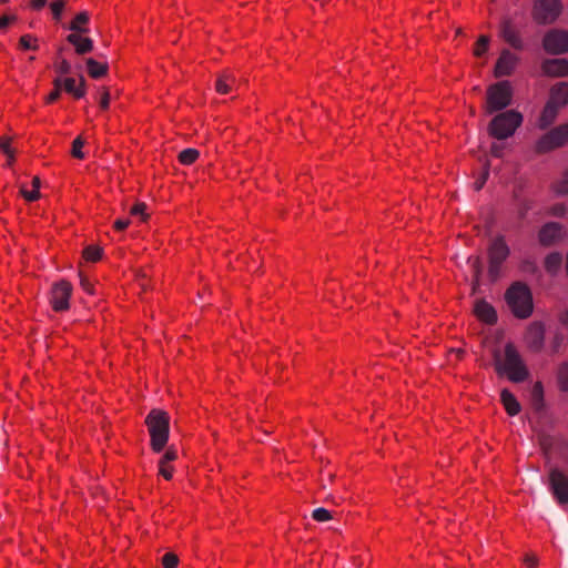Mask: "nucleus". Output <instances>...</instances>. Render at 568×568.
<instances>
[{
  "instance_id": "1",
  "label": "nucleus",
  "mask_w": 568,
  "mask_h": 568,
  "mask_svg": "<svg viewBox=\"0 0 568 568\" xmlns=\"http://www.w3.org/2000/svg\"><path fill=\"white\" fill-rule=\"evenodd\" d=\"M495 369L499 375H507L514 383H520L527 379L529 372L511 343L505 345L504 355L495 352Z\"/></svg>"
},
{
  "instance_id": "2",
  "label": "nucleus",
  "mask_w": 568,
  "mask_h": 568,
  "mask_svg": "<svg viewBox=\"0 0 568 568\" xmlns=\"http://www.w3.org/2000/svg\"><path fill=\"white\" fill-rule=\"evenodd\" d=\"M505 300L513 314L518 318H527L534 310L530 288L523 282H514L505 293Z\"/></svg>"
},
{
  "instance_id": "3",
  "label": "nucleus",
  "mask_w": 568,
  "mask_h": 568,
  "mask_svg": "<svg viewBox=\"0 0 568 568\" xmlns=\"http://www.w3.org/2000/svg\"><path fill=\"white\" fill-rule=\"evenodd\" d=\"M145 424L151 437V447L155 453L163 450L169 440L170 435V416L161 409H152L146 418Z\"/></svg>"
},
{
  "instance_id": "4",
  "label": "nucleus",
  "mask_w": 568,
  "mask_h": 568,
  "mask_svg": "<svg viewBox=\"0 0 568 568\" xmlns=\"http://www.w3.org/2000/svg\"><path fill=\"white\" fill-rule=\"evenodd\" d=\"M523 120V114L516 110L499 112L488 123L487 132L496 140H506L515 134Z\"/></svg>"
},
{
  "instance_id": "5",
  "label": "nucleus",
  "mask_w": 568,
  "mask_h": 568,
  "mask_svg": "<svg viewBox=\"0 0 568 568\" xmlns=\"http://www.w3.org/2000/svg\"><path fill=\"white\" fill-rule=\"evenodd\" d=\"M513 89L508 81H499L487 89L485 112L493 114L503 112L511 104Z\"/></svg>"
},
{
  "instance_id": "6",
  "label": "nucleus",
  "mask_w": 568,
  "mask_h": 568,
  "mask_svg": "<svg viewBox=\"0 0 568 568\" xmlns=\"http://www.w3.org/2000/svg\"><path fill=\"white\" fill-rule=\"evenodd\" d=\"M510 250L505 242V237L499 235L494 239L488 247V275L491 281H496L500 275L503 263L509 256Z\"/></svg>"
},
{
  "instance_id": "7",
  "label": "nucleus",
  "mask_w": 568,
  "mask_h": 568,
  "mask_svg": "<svg viewBox=\"0 0 568 568\" xmlns=\"http://www.w3.org/2000/svg\"><path fill=\"white\" fill-rule=\"evenodd\" d=\"M568 141V124H560L544 135L535 143V151L538 154L548 153L566 144Z\"/></svg>"
},
{
  "instance_id": "8",
  "label": "nucleus",
  "mask_w": 568,
  "mask_h": 568,
  "mask_svg": "<svg viewBox=\"0 0 568 568\" xmlns=\"http://www.w3.org/2000/svg\"><path fill=\"white\" fill-rule=\"evenodd\" d=\"M561 9L560 0H536L532 18L539 24H550L559 17Z\"/></svg>"
},
{
  "instance_id": "9",
  "label": "nucleus",
  "mask_w": 568,
  "mask_h": 568,
  "mask_svg": "<svg viewBox=\"0 0 568 568\" xmlns=\"http://www.w3.org/2000/svg\"><path fill=\"white\" fill-rule=\"evenodd\" d=\"M542 47L550 54L568 52V32L557 29L548 31L544 37Z\"/></svg>"
},
{
  "instance_id": "10",
  "label": "nucleus",
  "mask_w": 568,
  "mask_h": 568,
  "mask_svg": "<svg viewBox=\"0 0 568 568\" xmlns=\"http://www.w3.org/2000/svg\"><path fill=\"white\" fill-rule=\"evenodd\" d=\"M549 487L559 505L568 504V477L561 470L549 471Z\"/></svg>"
},
{
  "instance_id": "11",
  "label": "nucleus",
  "mask_w": 568,
  "mask_h": 568,
  "mask_svg": "<svg viewBox=\"0 0 568 568\" xmlns=\"http://www.w3.org/2000/svg\"><path fill=\"white\" fill-rule=\"evenodd\" d=\"M72 285L67 281L55 283L51 288L50 303L54 311L61 312L69 308Z\"/></svg>"
},
{
  "instance_id": "12",
  "label": "nucleus",
  "mask_w": 568,
  "mask_h": 568,
  "mask_svg": "<svg viewBox=\"0 0 568 568\" xmlns=\"http://www.w3.org/2000/svg\"><path fill=\"white\" fill-rule=\"evenodd\" d=\"M526 343L534 352H539L544 347L545 327L540 322L530 324L526 333Z\"/></svg>"
},
{
  "instance_id": "13",
  "label": "nucleus",
  "mask_w": 568,
  "mask_h": 568,
  "mask_svg": "<svg viewBox=\"0 0 568 568\" xmlns=\"http://www.w3.org/2000/svg\"><path fill=\"white\" fill-rule=\"evenodd\" d=\"M518 58L509 50H504L495 67V77L510 75L517 64Z\"/></svg>"
},
{
  "instance_id": "14",
  "label": "nucleus",
  "mask_w": 568,
  "mask_h": 568,
  "mask_svg": "<svg viewBox=\"0 0 568 568\" xmlns=\"http://www.w3.org/2000/svg\"><path fill=\"white\" fill-rule=\"evenodd\" d=\"M562 237V226L556 222L546 223L539 231V241L549 246Z\"/></svg>"
},
{
  "instance_id": "15",
  "label": "nucleus",
  "mask_w": 568,
  "mask_h": 568,
  "mask_svg": "<svg viewBox=\"0 0 568 568\" xmlns=\"http://www.w3.org/2000/svg\"><path fill=\"white\" fill-rule=\"evenodd\" d=\"M541 70L548 77H566L568 75V60L546 59L541 63Z\"/></svg>"
},
{
  "instance_id": "16",
  "label": "nucleus",
  "mask_w": 568,
  "mask_h": 568,
  "mask_svg": "<svg viewBox=\"0 0 568 568\" xmlns=\"http://www.w3.org/2000/svg\"><path fill=\"white\" fill-rule=\"evenodd\" d=\"M474 313L486 324H495L497 322V313L495 308L485 300H477L474 305Z\"/></svg>"
},
{
  "instance_id": "17",
  "label": "nucleus",
  "mask_w": 568,
  "mask_h": 568,
  "mask_svg": "<svg viewBox=\"0 0 568 568\" xmlns=\"http://www.w3.org/2000/svg\"><path fill=\"white\" fill-rule=\"evenodd\" d=\"M67 40L74 45L78 54H85L93 50V41L90 38L82 37L81 33H70Z\"/></svg>"
},
{
  "instance_id": "18",
  "label": "nucleus",
  "mask_w": 568,
  "mask_h": 568,
  "mask_svg": "<svg viewBox=\"0 0 568 568\" xmlns=\"http://www.w3.org/2000/svg\"><path fill=\"white\" fill-rule=\"evenodd\" d=\"M500 33L505 41H507L513 48H523V42L509 20L503 21L500 27Z\"/></svg>"
},
{
  "instance_id": "19",
  "label": "nucleus",
  "mask_w": 568,
  "mask_h": 568,
  "mask_svg": "<svg viewBox=\"0 0 568 568\" xmlns=\"http://www.w3.org/2000/svg\"><path fill=\"white\" fill-rule=\"evenodd\" d=\"M558 110L559 106L554 104L551 101H548L538 121L539 129L545 130L550 126L557 118Z\"/></svg>"
},
{
  "instance_id": "20",
  "label": "nucleus",
  "mask_w": 568,
  "mask_h": 568,
  "mask_svg": "<svg viewBox=\"0 0 568 568\" xmlns=\"http://www.w3.org/2000/svg\"><path fill=\"white\" fill-rule=\"evenodd\" d=\"M557 106H564L568 103V83L560 82L554 85L550 90V99Z\"/></svg>"
},
{
  "instance_id": "21",
  "label": "nucleus",
  "mask_w": 568,
  "mask_h": 568,
  "mask_svg": "<svg viewBox=\"0 0 568 568\" xmlns=\"http://www.w3.org/2000/svg\"><path fill=\"white\" fill-rule=\"evenodd\" d=\"M501 403L506 409V412L510 416H516L520 412V404L516 399L513 393H510L507 388L503 389L500 393Z\"/></svg>"
},
{
  "instance_id": "22",
  "label": "nucleus",
  "mask_w": 568,
  "mask_h": 568,
  "mask_svg": "<svg viewBox=\"0 0 568 568\" xmlns=\"http://www.w3.org/2000/svg\"><path fill=\"white\" fill-rule=\"evenodd\" d=\"M87 70L90 77L93 79L102 78L108 73L109 64L108 62H99L93 58H88L85 60Z\"/></svg>"
},
{
  "instance_id": "23",
  "label": "nucleus",
  "mask_w": 568,
  "mask_h": 568,
  "mask_svg": "<svg viewBox=\"0 0 568 568\" xmlns=\"http://www.w3.org/2000/svg\"><path fill=\"white\" fill-rule=\"evenodd\" d=\"M84 83H85V80L83 77L80 78L79 87L75 85V80L73 78H65L64 80H62L63 89L77 99H81L82 97H84V94H85Z\"/></svg>"
},
{
  "instance_id": "24",
  "label": "nucleus",
  "mask_w": 568,
  "mask_h": 568,
  "mask_svg": "<svg viewBox=\"0 0 568 568\" xmlns=\"http://www.w3.org/2000/svg\"><path fill=\"white\" fill-rule=\"evenodd\" d=\"M531 406L536 410H540L544 407V388L540 382H537L530 390Z\"/></svg>"
},
{
  "instance_id": "25",
  "label": "nucleus",
  "mask_w": 568,
  "mask_h": 568,
  "mask_svg": "<svg viewBox=\"0 0 568 568\" xmlns=\"http://www.w3.org/2000/svg\"><path fill=\"white\" fill-rule=\"evenodd\" d=\"M89 21V13L87 11H82L79 14L75 16L71 24L69 26V29L73 31V33H85L88 32V29L83 26L87 24Z\"/></svg>"
},
{
  "instance_id": "26",
  "label": "nucleus",
  "mask_w": 568,
  "mask_h": 568,
  "mask_svg": "<svg viewBox=\"0 0 568 568\" xmlns=\"http://www.w3.org/2000/svg\"><path fill=\"white\" fill-rule=\"evenodd\" d=\"M562 262V256L559 253H550L545 258V268L547 272L554 274L556 273Z\"/></svg>"
},
{
  "instance_id": "27",
  "label": "nucleus",
  "mask_w": 568,
  "mask_h": 568,
  "mask_svg": "<svg viewBox=\"0 0 568 568\" xmlns=\"http://www.w3.org/2000/svg\"><path fill=\"white\" fill-rule=\"evenodd\" d=\"M235 82L232 74H222L215 83L216 91L221 94H226L231 91V83Z\"/></svg>"
},
{
  "instance_id": "28",
  "label": "nucleus",
  "mask_w": 568,
  "mask_h": 568,
  "mask_svg": "<svg viewBox=\"0 0 568 568\" xmlns=\"http://www.w3.org/2000/svg\"><path fill=\"white\" fill-rule=\"evenodd\" d=\"M200 152L196 149H185L180 152L179 160L184 165H190L196 161L199 158Z\"/></svg>"
},
{
  "instance_id": "29",
  "label": "nucleus",
  "mask_w": 568,
  "mask_h": 568,
  "mask_svg": "<svg viewBox=\"0 0 568 568\" xmlns=\"http://www.w3.org/2000/svg\"><path fill=\"white\" fill-rule=\"evenodd\" d=\"M102 252L100 246L89 245L83 250V256L87 261L97 262L102 257Z\"/></svg>"
},
{
  "instance_id": "30",
  "label": "nucleus",
  "mask_w": 568,
  "mask_h": 568,
  "mask_svg": "<svg viewBox=\"0 0 568 568\" xmlns=\"http://www.w3.org/2000/svg\"><path fill=\"white\" fill-rule=\"evenodd\" d=\"M19 48L22 50H38V39L31 34H24L19 40Z\"/></svg>"
},
{
  "instance_id": "31",
  "label": "nucleus",
  "mask_w": 568,
  "mask_h": 568,
  "mask_svg": "<svg viewBox=\"0 0 568 568\" xmlns=\"http://www.w3.org/2000/svg\"><path fill=\"white\" fill-rule=\"evenodd\" d=\"M468 263L470 264L471 270L474 272L476 283H478L479 277L483 273L481 258L479 256H470V257H468Z\"/></svg>"
},
{
  "instance_id": "32",
  "label": "nucleus",
  "mask_w": 568,
  "mask_h": 568,
  "mask_svg": "<svg viewBox=\"0 0 568 568\" xmlns=\"http://www.w3.org/2000/svg\"><path fill=\"white\" fill-rule=\"evenodd\" d=\"M558 382L561 389L568 392V363H564L559 367Z\"/></svg>"
},
{
  "instance_id": "33",
  "label": "nucleus",
  "mask_w": 568,
  "mask_h": 568,
  "mask_svg": "<svg viewBox=\"0 0 568 568\" xmlns=\"http://www.w3.org/2000/svg\"><path fill=\"white\" fill-rule=\"evenodd\" d=\"M0 149L8 156V164L11 165L13 162V152L10 146V139L7 136H0Z\"/></svg>"
},
{
  "instance_id": "34",
  "label": "nucleus",
  "mask_w": 568,
  "mask_h": 568,
  "mask_svg": "<svg viewBox=\"0 0 568 568\" xmlns=\"http://www.w3.org/2000/svg\"><path fill=\"white\" fill-rule=\"evenodd\" d=\"M555 191L559 195L568 194V169L564 172L561 180L555 184Z\"/></svg>"
},
{
  "instance_id": "35",
  "label": "nucleus",
  "mask_w": 568,
  "mask_h": 568,
  "mask_svg": "<svg viewBox=\"0 0 568 568\" xmlns=\"http://www.w3.org/2000/svg\"><path fill=\"white\" fill-rule=\"evenodd\" d=\"M67 4V0H57L51 2L50 8L53 14V19L59 21L62 16V11Z\"/></svg>"
},
{
  "instance_id": "36",
  "label": "nucleus",
  "mask_w": 568,
  "mask_h": 568,
  "mask_svg": "<svg viewBox=\"0 0 568 568\" xmlns=\"http://www.w3.org/2000/svg\"><path fill=\"white\" fill-rule=\"evenodd\" d=\"M84 145V140L81 136H78L72 142L71 154L77 159H84V153L82 152V148Z\"/></svg>"
},
{
  "instance_id": "37",
  "label": "nucleus",
  "mask_w": 568,
  "mask_h": 568,
  "mask_svg": "<svg viewBox=\"0 0 568 568\" xmlns=\"http://www.w3.org/2000/svg\"><path fill=\"white\" fill-rule=\"evenodd\" d=\"M312 518L318 523H324L332 519V515L326 508L320 507L313 510Z\"/></svg>"
},
{
  "instance_id": "38",
  "label": "nucleus",
  "mask_w": 568,
  "mask_h": 568,
  "mask_svg": "<svg viewBox=\"0 0 568 568\" xmlns=\"http://www.w3.org/2000/svg\"><path fill=\"white\" fill-rule=\"evenodd\" d=\"M53 84H54V89L50 92V94L47 98L48 103H52L59 99V97L61 94V89H62V79L57 78L53 81Z\"/></svg>"
},
{
  "instance_id": "39",
  "label": "nucleus",
  "mask_w": 568,
  "mask_h": 568,
  "mask_svg": "<svg viewBox=\"0 0 568 568\" xmlns=\"http://www.w3.org/2000/svg\"><path fill=\"white\" fill-rule=\"evenodd\" d=\"M488 43H489V38L487 36H480L477 41V45L474 50V54L477 57L483 55L487 51Z\"/></svg>"
},
{
  "instance_id": "40",
  "label": "nucleus",
  "mask_w": 568,
  "mask_h": 568,
  "mask_svg": "<svg viewBox=\"0 0 568 568\" xmlns=\"http://www.w3.org/2000/svg\"><path fill=\"white\" fill-rule=\"evenodd\" d=\"M178 564H179V558L173 552H166L162 557V565L164 568H176Z\"/></svg>"
},
{
  "instance_id": "41",
  "label": "nucleus",
  "mask_w": 568,
  "mask_h": 568,
  "mask_svg": "<svg viewBox=\"0 0 568 568\" xmlns=\"http://www.w3.org/2000/svg\"><path fill=\"white\" fill-rule=\"evenodd\" d=\"M17 16L13 13H4L0 17V31H4L11 23L17 21Z\"/></svg>"
},
{
  "instance_id": "42",
  "label": "nucleus",
  "mask_w": 568,
  "mask_h": 568,
  "mask_svg": "<svg viewBox=\"0 0 568 568\" xmlns=\"http://www.w3.org/2000/svg\"><path fill=\"white\" fill-rule=\"evenodd\" d=\"M146 204L143 202L136 203L130 211L132 215L141 216L143 221L148 219V214L145 213Z\"/></svg>"
},
{
  "instance_id": "43",
  "label": "nucleus",
  "mask_w": 568,
  "mask_h": 568,
  "mask_svg": "<svg viewBox=\"0 0 568 568\" xmlns=\"http://www.w3.org/2000/svg\"><path fill=\"white\" fill-rule=\"evenodd\" d=\"M178 458V452L175 448L170 447L160 459V464H169Z\"/></svg>"
},
{
  "instance_id": "44",
  "label": "nucleus",
  "mask_w": 568,
  "mask_h": 568,
  "mask_svg": "<svg viewBox=\"0 0 568 568\" xmlns=\"http://www.w3.org/2000/svg\"><path fill=\"white\" fill-rule=\"evenodd\" d=\"M57 72L60 74H69L71 72V64L65 59L61 60L57 64Z\"/></svg>"
},
{
  "instance_id": "45",
  "label": "nucleus",
  "mask_w": 568,
  "mask_h": 568,
  "mask_svg": "<svg viewBox=\"0 0 568 568\" xmlns=\"http://www.w3.org/2000/svg\"><path fill=\"white\" fill-rule=\"evenodd\" d=\"M159 473L166 479H171L173 475V469L168 464L163 465L159 463Z\"/></svg>"
},
{
  "instance_id": "46",
  "label": "nucleus",
  "mask_w": 568,
  "mask_h": 568,
  "mask_svg": "<svg viewBox=\"0 0 568 568\" xmlns=\"http://www.w3.org/2000/svg\"><path fill=\"white\" fill-rule=\"evenodd\" d=\"M21 194L29 202L36 201L40 197V192L38 190L27 191V190L22 189Z\"/></svg>"
},
{
  "instance_id": "47",
  "label": "nucleus",
  "mask_w": 568,
  "mask_h": 568,
  "mask_svg": "<svg viewBox=\"0 0 568 568\" xmlns=\"http://www.w3.org/2000/svg\"><path fill=\"white\" fill-rule=\"evenodd\" d=\"M80 285L87 293L94 294L93 285L82 274H80Z\"/></svg>"
},
{
  "instance_id": "48",
  "label": "nucleus",
  "mask_w": 568,
  "mask_h": 568,
  "mask_svg": "<svg viewBox=\"0 0 568 568\" xmlns=\"http://www.w3.org/2000/svg\"><path fill=\"white\" fill-rule=\"evenodd\" d=\"M109 103H110V92L108 90H104L101 94L100 106L102 109H108Z\"/></svg>"
},
{
  "instance_id": "49",
  "label": "nucleus",
  "mask_w": 568,
  "mask_h": 568,
  "mask_svg": "<svg viewBox=\"0 0 568 568\" xmlns=\"http://www.w3.org/2000/svg\"><path fill=\"white\" fill-rule=\"evenodd\" d=\"M130 224V220L119 219L114 222V229L118 231L125 230Z\"/></svg>"
},
{
  "instance_id": "50",
  "label": "nucleus",
  "mask_w": 568,
  "mask_h": 568,
  "mask_svg": "<svg viewBox=\"0 0 568 568\" xmlns=\"http://www.w3.org/2000/svg\"><path fill=\"white\" fill-rule=\"evenodd\" d=\"M525 564L529 567V568H536L537 567V564H538V560H537V557L535 555H527L525 557Z\"/></svg>"
},
{
  "instance_id": "51",
  "label": "nucleus",
  "mask_w": 568,
  "mask_h": 568,
  "mask_svg": "<svg viewBox=\"0 0 568 568\" xmlns=\"http://www.w3.org/2000/svg\"><path fill=\"white\" fill-rule=\"evenodd\" d=\"M48 0H30V7L33 10H41L45 4Z\"/></svg>"
},
{
  "instance_id": "52",
  "label": "nucleus",
  "mask_w": 568,
  "mask_h": 568,
  "mask_svg": "<svg viewBox=\"0 0 568 568\" xmlns=\"http://www.w3.org/2000/svg\"><path fill=\"white\" fill-rule=\"evenodd\" d=\"M503 145L499 143H493L491 144V154L496 158H500L503 155Z\"/></svg>"
},
{
  "instance_id": "53",
  "label": "nucleus",
  "mask_w": 568,
  "mask_h": 568,
  "mask_svg": "<svg viewBox=\"0 0 568 568\" xmlns=\"http://www.w3.org/2000/svg\"><path fill=\"white\" fill-rule=\"evenodd\" d=\"M488 174H489V173H488V170H486V171L484 172L483 176H481L478 181H476V182H475V189H476L477 191H479V190L484 186V184H485V182H486V180H487V178H488Z\"/></svg>"
},
{
  "instance_id": "54",
  "label": "nucleus",
  "mask_w": 568,
  "mask_h": 568,
  "mask_svg": "<svg viewBox=\"0 0 568 568\" xmlns=\"http://www.w3.org/2000/svg\"><path fill=\"white\" fill-rule=\"evenodd\" d=\"M559 322L564 326H568V310H565V311L560 312V314H559Z\"/></svg>"
},
{
  "instance_id": "55",
  "label": "nucleus",
  "mask_w": 568,
  "mask_h": 568,
  "mask_svg": "<svg viewBox=\"0 0 568 568\" xmlns=\"http://www.w3.org/2000/svg\"><path fill=\"white\" fill-rule=\"evenodd\" d=\"M552 213L557 216H562L566 213V207L564 205H556L552 209Z\"/></svg>"
},
{
  "instance_id": "56",
  "label": "nucleus",
  "mask_w": 568,
  "mask_h": 568,
  "mask_svg": "<svg viewBox=\"0 0 568 568\" xmlns=\"http://www.w3.org/2000/svg\"><path fill=\"white\" fill-rule=\"evenodd\" d=\"M562 336L560 335H556L555 337V342H554V351L557 352L558 347L560 346V344L562 343Z\"/></svg>"
},
{
  "instance_id": "57",
  "label": "nucleus",
  "mask_w": 568,
  "mask_h": 568,
  "mask_svg": "<svg viewBox=\"0 0 568 568\" xmlns=\"http://www.w3.org/2000/svg\"><path fill=\"white\" fill-rule=\"evenodd\" d=\"M32 186H33V190H38L39 191V187H40V179L38 176H34L33 180H32Z\"/></svg>"
},
{
  "instance_id": "58",
  "label": "nucleus",
  "mask_w": 568,
  "mask_h": 568,
  "mask_svg": "<svg viewBox=\"0 0 568 568\" xmlns=\"http://www.w3.org/2000/svg\"><path fill=\"white\" fill-rule=\"evenodd\" d=\"M524 268H525L526 271H535V270H536V266H535V264H534V263H531V262H526V263H525V265H524Z\"/></svg>"
},
{
  "instance_id": "59",
  "label": "nucleus",
  "mask_w": 568,
  "mask_h": 568,
  "mask_svg": "<svg viewBox=\"0 0 568 568\" xmlns=\"http://www.w3.org/2000/svg\"><path fill=\"white\" fill-rule=\"evenodd\" d=\"M7 2H9V0H0V4H4Z\"/></svg>"
}]
</instances>
